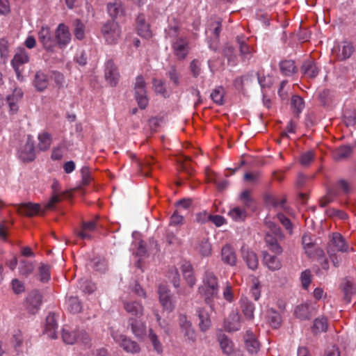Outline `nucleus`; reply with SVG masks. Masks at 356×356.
<instances>
[{"label":"nucleus","instance_id":"obj_1","mask_svg":"<svg viewBox=\"0 0 356 356\" xmlns=\"http://www.w3.org/2000/svg\"><path fill=\"white\" fill-rule=\"evenodd\" d=\"M198 293L204 300L214 311V300L219 298V284L217 276L211 270H206L203 275L202 284L198 287Z\"/></svg>","mask_w":356,"mask_h":356},{"label":"nucleus","instance_id":"obj_2","mask_svg":"<svg viewBox=\"0 0 356 356\" xmlns=\"http://www.w3.org/2000/svg\"><path fill=\"white\" fill-rule=\"evenodd\" d=\"M134 96L140 109H145L149 103L147 95L146 83L144 77L139 75L136 78L134 86Z\"/></svg>","mask_w":356,"mask_h":356},{"label":"nucleus","instance_id":"obj_3","mask_svg":"<svg viewBox=\"0 0 356 356\" xmlns=\"http://www.w3.org/2000/svg\"><path fill=\"white\" fill-rule=\"evenodd\" d=\"M101 33L106 43L115 44L121 35V30L118 23L114 20H109L103 24Z\"/></svg>","mask_w":356,"mask_h":356},{"label":"nucleus","instance_id":"obj_4","mask_svg":"<svg viewBox=\"0 0 356 356\" xmlns=\"http://www.w3.org/2000/svg\"><path fill=\"white\" fill-rule=\"evenodd\" d=\"M338 188L341 189L344 194H348L350 191V187L348 183L344 179L339 180L337 183L336 186L330 188L327 190V194L320 200L321 207H326L329 203L332 202L335 197L339 196V192Z\"/></svg>","mask_w":356,"mask_h":356},{"label":"nucleus","instance_id":"obj_5","mask_svg":"<svg viewBox=\"0 0 356 356\" xmlns=\"http://www.w3.org/2000/svg\"><path fill=\"white\" fill-rule=\"evenodd\" d=\"M42 304V296L38 290H33L29 293L24 302V310L27 315H34L40 309Z\"/></svg>","mask_w":356,"mask_h":356},{"label":"nucleus","instance_id":"obj_6","mask_svg":"<svg viewBox=\"0 0 356 356\" xmlns=\"http://www.w3.org/2000/svg\"><path fill=\"white\" fill-rule=\"evenodd\" d=\"M348 246L342 235L338 232L332 233L327 244V253L329 255H334L337 252H347Z\"/></svg>","mask_w":356,"mask_h":356},{"label":"nucleus","instance_id":"obj_7","mask_svg":"<svg viewBox=\"0 0 356 356\" xmlns=\"http://www.w3.org/2000/svg\"><path fill=\"white\" fill-rule=\"evenodd\" d=\"M354 51L355 48L353 44L346 40L337 43L332 49L333 55L339 60L349 58Z\"/></svg>","mask_w":356,"mask_h":356},{"label":"nucleus","instance_id":"obj_8","mask_svg":"<svg viewBox=\"0 0 356 356\" xmlns=\"http://www.w3.org/2000/svg\"><path fill=\"white\" fill-rule=\"evenodd\" d=\"M179 325L185 340L190 343H194L196 341V332L186 315L179 316Z\"/></svg>","mask_w":356,"mask_h":356},{"label":"nucleus","instance_id":"obj_9","mask_svg":"<svg viewBox=\"0 0 356 356\" xmlns=\"http://www.w3.org/2000/svg\"><path fill=\"white\" fill-rule=\"evenodd\" d=\"M127 328L138 339H143L147 335V326L145 322L139 318L130 317L128 319Z\"/></svg>","mask_w":356,"mask_h":356},{"label":"nucleus","instance_id":"obj_10","mask_svg":"<svg viewBox=\"0 0 356 356\" xmlns=\"http://www.w3.org/2000/svg\"><path fill=\"white\" fill-rule=\"evenodd\" d=\"M104 77L107 83L112 87L115 86L120 79L118 69L113 60L109 59L105 63Z\"/></svg>","mask_w":356,"mask_h":356},{"label":"nucleus","instance_id":"obj_11","mask_svg":"<svg viewBox=\"0 0 356 356\" xmlns=\"http://www.w3.org/2000/svg\"><path fill=\"white\" fill-rule=\"evenodd\" d=\"M123 308L131 317L140 318L144 314V307L141 302L134 300H124Z\"/></svg>","mask_w":356,"mask_h":356},{"label":"nucleus","instance_id":"obj_12","mask_svg":"<svg viewBox=\"0 0 356 356\" xmlns=\"http://www.w3.org/2000/svg\"><path fill=\"white\" fill-rule=\"evenodd\" d=\"M56 43L58 44L60 48L65 47L71 41V33L69 28L64 24H59L56 32Z\"/></svg>","mask_w":356,"mask_h":356},{"label":"nucleus","instance_id":"obj_13","mask_svg":"<svg viewBox=\"0 0 356 356\" xmlns=\"http://www.w3.org/2000/svg\"><path fill=\"white\" fill-rule=\"evenodd\" d=\"M172 49L175 55L179 60H184L188 54V41L186 38H177L172 42Z\"/></svg>","mask_w":356,"mask_h":356},{"label":"nucleus","instance_id":"obj_14","mask_svg":"<svg viewBox=\"0 0 356 356\" xmlns=\"http://www.w3.org/2000/svg\"><path fill=\"white\" fill-rule=\"evenodd\" d=\"M113 339L116 342L119 343L120 346L127 353H137L140 350L137 342L124 335L120 334L113 336Z\"/></svg>","mask_w":356,"mask_h":356},{"label":"nucleus","instance_id":"obj_15","mask_svg":"<svg viewBox=\"0 0 356 356\" xmlns=\"http://www.w3.org/2000/svg\"><path fill=\"white\" fill-rule=\"evenodd\" d=\"M199 318V328L200 331L205 332L211 327V320L209 311L204 307H199L196 310Z\"/></svg>","mask_w":356,"mask_h":356},{"label":"nucleus","instance_id":"obj_16","mask_svg":"<svg viewBox=\"0 0 356 356\" xmlns=\"http://www.w3.org/2000/svg\"><path fill=\"white\" fill-rule=\"evenodd\" d=\"M221 260L230 266L236 264L237 257L234 248L230 244H226L221 249Z\"/></svg>","mask_w":356,"mask_h":356},{"label":"nucleus","instance_id":"obj_17","mask_svg":"<svg viewBox=\"0 0 356 356\" xmlns=\"http://www.w3.org/2000/svg\"><path fill=\"white\" fill-rule=\"evenodd\" d=\"M302 241L305 252L309 257H314V253H316V255L319 257H323L324 256V252L323 250L315 248V244L312 242L309 234H304L302 238Z\"/></svg>","mask_w":356,"mask_h":356},{"label":"nucleus","instance_id":"obj_18","mask_svg":"<svg viewBox=\"0 0 356 356\" xmlns=\"http://www.w3.org/2000/svg\"><path fill=\"white\" fill-rule=\"evenodd\" d=\"M39 40L44 47L48 50L51 49L56 44V40L47 26L42 27L38 34Z\"/></svg>","mask_w":356,"mask_h":356},{"label":"nucleus","instance_id":"obj_19","mask_svg":"<svg viewBox=\"0 0 356 356\" xmlns=\"http://www.w3.org/2000/svg\"><path fill=\"white\" fill-rule=\"evenodd\" d=\"M244 341L245 348L248 353L250 354H254L259 351L260 344L252 332L250 330L246 332L244 336Z\"/></svg>","mask_w":356,"mask_h":356},{"label":"nucleus","instance_id":"obj_20","mask_svg":"<svg viewBox=\"0 0 356 356\" xmlns=\"http://www.w3.org/2000/svg\"><path fill=\"white\" fill-rule=\"evenodd\" d=\"M158 292L159 294V300L163 309L169 312L172 311L174 305L170 296V291L168 290L166 286H160Z\"/></svg>","mask_w":356,"mask_h":356},{"label":"nucleus","instance_id":"obj_21","mask_svg":"<svg viewBox=\"0 0 356 356\" xmlns=\"http://www.w3.org/2000/svg\"><path fill=\"white\" fill-rule=\"evenodd\" d=\"M181 268L186 283L191 288H193L195 284L196 280L193 275V268L191 264L189 261H184L181 263Z\"/></svg>","mask_w":356,"mask_h":356},{"label":"nucleus","instance_id":"obj_22","mask_svg":"<svg viewBox=\"0 0 356 356\" xmlns=\"http://www.w3.org/2000/svg\"><path fill=\"white\" fill-rule=\"evenodd\" d=\"M301 72L305 76L314 79L318 74L319 69L314 60H307L301 66Z\"/></svg>","mask_w":356,"mask_h":356},{"label":"nucleus","instance_id":"obj_23","mask_svg":"<svg viewBox=\"0 0 356 356\" xmlns=\"http://www.w3.org/2000/svg\"><path fill=\"white\" fill-rule=\"evenodd\" d=\"M341 286L343 293V299L347 303L350 302L352 296L356 292L355 284L352 280L346 277L343 280Z\"/></svg>","mask_w":356,"mask_h":356},{"label":"nucleus","instance_id":"obj_24","mask_svg":"<svg viewBox=\"0 0 356 356\" xmlns=\"http://www.w3.org/2000/svg\"><path fill=\"white\" fill-rule=\"evenodd\" d=\"M242 257L251 270H255L258 267L259 260L255 252L249 249L242 248Z\"/></svg>","mask_w":356,"mask_h":356},{"label":"nucleus","instance_id":"obj_25","mask_svg":"<svg viewBox=\"0 0 356 356\" xmlns=\"http://www.w3.org/2000/svg\"><path fill=\"white\" fill-rule=\"evenodd\" d=\"M138 33L143 38H149L152 35L149 24L146 23L144 15L139 14L136 19Z\"/></svg>","mask_w":356,"mask_h":356},{"label":"nucleus","instance_id":"obj_26","mask_svg":"<svg viewBox=\"0 0 356 356\" xmlns=\"http://www.w3.org/2000/svg\"><path fill=\"white\" fill-rule=\"evenodd\" d=\"M58 325L56 321L55 315L49 314L46 318V323L44 327V332L51 339L57 338L56 329Z\"/></svg>","mask_w":356,"mask_h":356},{"label":"nucleus","instance_id":"obj_27","mask_svg":"<svg viewBox=\"0 0 356 356\" xmlns=\"http://www.w3.org/2000/svg\"><path fill=\"white\" fill-rule=\"evenodd\" d=\"M241 327V316L237 312H232L225 323V329L228 332L238 331Z\"/></svg>","mask_w":356,"mask_h":356},{"label":"nucleus","instance_id":"obj_28","mask_svg":"<svg viewBox=\"0 0 356 356\" xmlns=\"http://www.w3.org/2000/svg\"><path fill=\"white\" fill-rule=\"evenodd\" d=\"M263 261L270 270H277L282 268V262L276 256L270 254L268 252H263Z\"/></svg>","mask_w":356,"mask_h":356},{"label":"nucleus","instance_id":"obj_29","mask_svg":"<svg viewBox=\"0 0 356 356\" xmlns=\"http://www.w3.org/2000/svg\"><path fill=\"white\" fill-rule=\"evenodd\" d=\"M218 341L224 354L229 355L233 353L234 343L227 335L225 334H218Z\"/></svg>","mask_w":356,"mask_h":356},{"label":"nucleus","instance_id":"obj_30","mask_svg":"<svg viewBox=\"0 0 356 356\" xmlns=\"http://www.w3.org/2000/svg\"><path fill=\"white\" fill-rule=\"evenodd\" d=\"M313 309L310 307L307 303L301 304L298 305L294 311V314L296 318L301 321L308 320L312 316Z\"/></svg>","mask_w":356,"mask_h":356},{"label":"nucleus","instance_id":"obj_31","mask_svg":"<svg viewBox=\"0 0 356 356\" xmlns=\"http://www.w3.org/2000/svg\"><path fill=\"white\" fill-rule=\"evenodd\" d=\"M35 159V149L34 141L32 138L28 136L25 147H24V162H30Z\"/></svg>","mask_w":356,"mask_h":356},{"label":"nucleus","instance_id":"obj_32","mask_svg":"<svg viewBox=\"0 0 356 356\" xmlns=\"http://www.w3.org/2000/svg\"><path fill=\"white\" fill-rule=\"evenodd\" d=\"M240 302L242 312L245 316V318L248 320L253 319L254 311L255 309L254 304L251 301H250L246 297H242Z\"/></svg>","mask_w":356,"mask_h":356},{"label":"nucleus","instance_id":"obj_33","mask_svg":"<svg viewBox=\"0 0 356 356\" xmlns=\"http://www.w3.org/2000/svg\"><path fill=\"white\" fill-rule=\"evenodd\" d=\"M267 318L270 325L274 328L277 329L280 327L282 318L280 312L275 309L270 308L267 312Z\"/></svg>","mask_w":356,"mask_h":356},{"label":"nucleus","instance_id":"obj_34","mask_svg":"<svg viewBox=\"0 0 356 356\" xmlns=\"http://www.w3.org/2000/svg\"><path fill=\"white\" fill-rule=\"evenodd\" d=\"M265 241L268 249L275 254H281L283 249L278 243L277 238L272 234H267L265 236Z\"/></svg>","mask_w":356,"mask_h":356},{"label":"nucleus","instance_id":"obj_35","mask_svg":"<svg viewBox=\"0 0 356 356\" xmlns=\"http://www.w3.org/2000/svg\"><path fill=\"white\" fill-rule=\"evenodd\" d=\"M281 73L284 76H291L295 74L298 69L293 60H282L280 63Z\"/></svg>","mask_w":356,"mask_h":356},{"label":"nucleus","instance_id":"obj_36","mask_svg":"<svg viewBox=\"0 0 356 356\" xmlns=\"http://www.w3.org/2000/svg\"><path fill=\"white\" fill-rule=\"evenodd\" d=\"M196 250L202 257H207L211 255L212 246L208 238H204L198 241Z\"/></svg>","mask_w":356,"mask_h":356},{"label":"nucleus","instance_id":"obj_37","mask_svg":"<svg viewBox=\"0 0 356 356\" xmlns=\"http://www.w3.org/2000/svg\"><path fill=\"white\" fill-rule=\"evenodd\" d=\"M49 81L47 75L42 72H38L35 75L34 86L37 90L43 91L47 88Z\"/></svg>","mask_w":356,"mask_h":356},{"label":"nucleus","instance_id":"obj_38","mask_svg":"<svg viewBox=\"0 0 356 356\" xmlns=\"http://www.w3.org/2000/svg\"><path fill=\"white\" fill-rule=\"evenodd\" d=\"M225 90L223 87L218 86L215 88L211 92L210 97L213 102L218 105L224 104V97Z\"/></svg>","mask_w":356,"mask_h":356},{"label":"nucleus","instance_id":"obj_39","mask_svg":"<svg viewBox=\"0 0 356 356\" xmlns=\"http://www.w3.org/2000/svg\"><path fill=\"white\" fill-rule=\"evenodd\" d=\"M107 10L109 15L112 18H116L117 17L122 15L124 12V9L120 1H115L113 3H108Z\"/></svg>","mask_w":356,"mask_h":356},{"label":"nucleus","instance_id":"obj_40","mask_svg":"<svg viewBox=\"0 0 356 356\" xmlns=\"http://www.w3.org/2000/svg\"><path fill=\"white\" fill-rule=\"evenodd\" d=\"M50 266L47 264H40L38 267L37 280L42 283H46L50 280Z\"/></svg>","mask_w":356,"mask_h":356},{"label":"nucleus","instance_id":"obj_41","mask_svg":"<svg viewBox=\"0 0 356 356\" xmlns=\"http://www.w3.org/2000/svg\"><path fill=\"white\" fill-rule=\"evenodd\" d=\"M223 54L227 60L228 65L235 66L237 64V56L233 47L227 44L223 49Z\"/></svg>","mask_w":356,"mask_h":356},{"label":"nucleus","instance_id":"obj_42","mask_svg":"<svg viewBox=\"0 0 356 356\" xmlns=\"http://www.w3.org/2000/svg\"><path fill=\"white\" fill-rule=\"evenodd\" d=\"M327 329V321L324 317L317 318L314 321L312 327V332L316 334L320 332H325Z\"/></svg>","mask_w":356,"mask_h":356},{"label":"nucleus","instance_id":"obj_43","mask_svg":"<svg viewBox=\"0 0 356 356\" xmlns=\"http://www.w3.org/2000/svg\"><path fill=\"white\" fill-rule=\"evenodd\" d=\"M79 334L76 331L63 328L62 331V339L65 343L74 344L79 340Z\"/></svg>","mask_w":356,"mask_h":356},{"label":"nucleus","instance_id":"obj_44","mask_svg":"<svg viewBox=\"0 0 356 356\" xmlns=\"http://www.w3.org/2000/svg\"><path fill=\"white\" fill-rule=\"evenodd\" d=\"M74 29L73 33H74V37L79 40H83L85 38V29H86V26L83 24V22L81 19H76L74 22Z\"/></svg>","mask_w":356,"mask_h":356},{"label":"nucleus","instance_id":"obj_45","mask_svg":"<svg viewBox=\"0 0 356 356\" xmlns=\"http://www.w3.org/2000/svg\"><path fill=\"white\" fill-rule=\"evenodd\" d=\"M68 310L73 314L79 313L82 310V305L77 297H70L67 300Z\"/></svg>","mask_w":356,"mask_h":356},{"label":"nucleus","instance_id":"obj_46","mask_svg":"<svg viewBox=\"0 0 356 356\" xmlns=\"http://www.w3.org/2000/svg\"><path fill=\"white\" fill-rule=\"evenodd\" d=\"M38 148L44 151L49 148L51 143V135L47 132L42 133L38 135Z\"/></svg>","mask_w":356,"mask_h":356},{"label":"nucleus","instance_id":"obj_47","mask_svg":"<svg viewBox=\"0 0 356 356\" xmlns=\"http://www.w3.org/2000/svg\"><path fill=\"white\" fill-rule=\"evenodd\" d=\"M291 104L296 116L298 117L304 108L303 99L300 96L294 95L291 97Z\"/></svg>","mask_w":356,"mask_h":356},{"label":"nucleus","instance_id":"obj_48","mask_svg":"<svg viewBox=\"0 0 356 356\" xmlns=\"http://www.w3.org/2000/svg\"><path fill=\"white\" fill-rule=\"evenodd\" d=\"M148 338L153 346V349L158 354L163 353V348L161 341L159 339L158 336L153 332L152 329L149 330Z\"/></svg>","mask_w":356,"mask_h":356},{"label":"nucleus","instance_id":"obj_49","mask_svg":"<svg viewBox=\"0 0 356 356\" xmlns=\"http://www.w3.org/2000/svg\"><path fill=\"white\" fill-rule=\"evenodd\" d=\"M353 147L350 145L341 146L334 152V157L337 160H341L350 156Z\"/></svg>","mask_w":356,"mask_h":356},{"label":"nucleus","instance_id":"obj_50","mask_svg":"<svg viewBox=\"0 0 356 356\" xmlns=\"http://www.w3.org/2000/svg\"><path fill=\"white\" fill-rule=\"evenodd\" d=\"M70 195L68 191H63L61 193H52V196L48 203L46 204V209H53L55 204L59 202L63 198L68 197Z\"/></svg>","mask_w":356,"mask_h":356},{"label":"nucleus","instance_id":"obj_51","mask_svg":"<svg viewBox=\"0 0 356 356\" xmlns=\"http://www.w3.org/2000/svg\"><path fill=\"white\" fill-rule=\"evenodd\" d=\"M237 41L239 44L240 52L242 58L244 60L250 59L252 53V49L249 47L243 40H241L240 37L237 38Z\"/></svg>","mask_w":356,"mask_h":356},{"label":"nucleus","instance_id":"obj_52","mask_svg":"<svg viewBox=\"0 0 356 356\" xmlns=\"http://www.w3.org/2000/svg\"><path fill=\"white\" fill-rule=\"evenodd\" d=\"M11 65L18 79L21 77V67L22 66V54L17 53L11 61Z\"/></svg>","mask_w":356,"mask_h":356},{"label":"nucleus","instance_id":"obj_53","mask_svg":"<svg viewBox=\"0 0 356 356\" xmlns=\"http://www.w3.org/2000/svg\"><path fill=\"white\" fill-rule=\"evenodd\" d=\"M168 277L175 288L179 287L180 276L177 268L171 267L168 272Z\"/></svg>","mask_w":356,"mask_h":356},{"label":"nucleus","instance_id":"obj_54","mask_svg":"<svg viewBox=\"0 0 356 356\" xmlns=\"http://www.w3.org/2000/svg\"><path fill=\"white\" fill-rule=\"evenodd\" d=\"M24 216L26 215L29 216H32L35 214H38L40 211V206L37 204L32 203H24Z\"/></svg>","mask_w":356,"mask_h":356},{"label":"nucleus","instance_id":"obj_55","mask_svg":"<svg viewBox=\"0 0 356 356\" xmlns=\"http://www.w3.org/2000/svg\"><path fill=\"white\" fill-rule=\"evenodd\" d=\"M19 92H17V90H15L13 92V94L12 95H8L6 99V102L8 104V106L10 108V111L13 113H15L18 110V106L17 105V103L19 100L17 94Z\"/></svg>","mask_w":356,"mask_h":356},{"label":"nucleus","instance_id":"obj_56","mask_svg":"<svg viewBox=\"0 0 356 356\" xmlns=\"http://www.w3.org/2000/svg\"><path fill=\"white\" fill-rule=\"evenodd\" d=\"M166 74L175 86H179L180 76L175 66L172 65L169 70L167 72Z\"/></svg>","mask_w":356,"mask_h":356},{"label":"nucleus","instance_id":"obj_57","mask_svg":"<svg viewBox=\"0 0 356 356\" xmlns=\"http://www.w3.org/2000/svg\"><path fill=\"white\" fill-rule=\"evenodd\" d=\"M228 214L235 221L243 220L246 216L245 211L238 207L230 210Z\"/></svg>","mask_w":356,"mask_h":356},{"label":"nucleus","instance_id":"obj_58","mask_svg":"<svg viewBox=\"0 0 356 356\" xmlns=\"http://www.w3.org/2000/svg\"><path fill=\"white\" fill-rule=\"evenodd\" d=\"M153 88L156 93L161 94L163 97L168 96L167 90L164 86V81L154 79L152 81Z\"/></svg>","mask_w":356,"mask_h":356},{"label":"nucleus","instance_id":"obj_59","mask_svg":"<svg viewBox=\"0 0 356 356\" xmlns=\"http://www.w3.org/2000/svg\"><path fill=\"white\" fill-rule=\"evenodd\" d=\"M260 177L261 176L259 172L254 171L246 172L243 176V179L250 184L255 185L257 184L259 181Z\"/></svg>","mask_w":356,"mask_h":356},{"label":"nucleus","instance_id":"obj_60","mask_svg":"<svg viewBox=\"0 0 356 356\" xmlns=\"http://www.w3.org/2000/svg\"><path fill=\"white\" fill-rule=\"evenodd\" d=\"M254 79L252 74H247L245 76L237 77L234 81V86L237 90H242L245 82H248Z\"/></svg>","mask_w":356,"mask_h":356},{"label":"nucleus","instance_id":"obj_61","mask_svg":"<svg viewBox=\"0 0 356 356\" xmlns=\"http://www.w3.org/2000/svg\"><path fill=\"white\" fill-rule=\"evenodd\" d=\"M240 200L246 207H251L254 202L250 190H244L240 195Z\"/></svg>","mask_w":356,"mask_h":356},{"label":"nucleus","instance_id":"obj_62","mask_svg":"<svg viewBox=\"0 0 356 356\" xmlns=\"http://www.w3.org/2000/svg\"><path fill=\"white\" fill-rule=\"evenodd\" d=\"M300 280L302 288L307 289L312 282V275L310 270H305L303 271L300 275Z\"/></svg>","mask_w":356,"mask_h":356},{"label":"nucleus","instance_id":"obj_63","mask_svg":"<svg viewBox=\"0 0 356 356\" xmlns=\"http://www.w3.org/2000/svg\"><path fill=\"white\" fill-rule=\"evenodd\" d=\"M165 240L169 245H179L181 244V239L169 230L166 232Z\"/></svg>","mask_w":356,"mask_h":356},{"label":"nucleus","instance_id":"obj_64","mask_svg":"<svg viewBox=\"0 0 356 356\" xmlns=\"http://www.w3.org/2000/svg\"><path fill=\"white\" fill-rule=\"evenodd\" d=\"M268 204H271L274 207H283L286 200L275 196H269L266 200Z\"/></svg>","mask_w":356,"mask_h":356}]
</instances>
